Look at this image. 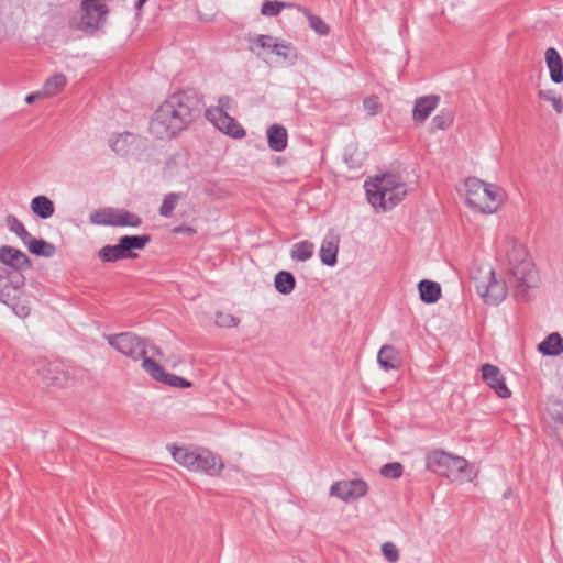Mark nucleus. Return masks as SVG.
Wrapping results in <instances>:
<instances>
[{
    "mask_svg": "<svg viewBox=\"0 0 563 563\" xmlns=\"http://www.w3.org/2000/svg\"><path fill=\"white\" fill-rule=\"evenodd\" d=\"M202 101L192 90L170 95L154 112L150 132L157 139H170L184 131L202 110Z\"/></svg>",
    "mask_w": 563,
    "mask_h": 563,
    "instance_id": "1",
    "label": "nucleus"
},
{
    "mask_svg": "<svg viewBox=\"0 0 563 563\" xmlns=\"http://www.w3.org/2000/svg\"><path fill=\"white\" fill-rule=\"evenodd\" d=\"M108 343L123 355L133 361L142 360V368L156 382L175 388H189L191 383L180 376L166 372L152 356H162V351L155 344L131 333L122 332L107 335Z\"/></svg>",
    "mask_w": 563,
    "mask_h": 563,
    "instance_id": "2",
    "label": "nucleus"
},
{
    "mask_svg": "<svg viewBox=\"0 0 563 563\" xmlns=\"http://www.w3.org/2000/svg\"><path fill=\"white\" fill-rule=\"evenodd\" d=\"M508 263V284L514 296L527 299L528 291L538 285V274L526 247L517 240L509 242L506 250Z\"/></svg>",
    "mask_w": 563,
    "mask_h": 563,
    "instance_id": "3",
    "label": "nucleus"
},
{
    "mask_svg": "<svg viewBox=\"0 0 563 563\" xmlns=\"http://www.w3.org/2000/svg\"><path fill=\"white\" fill-rule=\"evenodd\" d=\"M368 202L380 212L396 207L406 196L407 188L400 177L395 174H384L365 181Z\"/></svg>",
    "mask_w": 563,
    "mask_h": 563,
    "instance_id": "4",
    "label": "nucleus"
},
{
    "mask_svg": "<svg viewBox=\"0 0 563 563\" xmlns=\"http://www.w3.org/2000/svg\"><path fill=\"white\" fill-rule=\"evenodd\" d=\"M174 461L191 472L217 476L224 467L222 459L207 449H190L187 446L168 448Z\"/></svg>",
    "mask_w": 563,
    "mask_h": 563,
    "instance_id": "5",
    "label": "nucleus"
},
{
    "mask_svg": "<svg viewBox=\"0 0 563 563\" xmlns=\"http://www.w3.org/2000/svg\"><path fill=\"white\" fill-rule=\"evenodd\" d=\"M463 190L465 203L484 213H494L504 201V191L498 186L476 177L466 178Z\"/></svg>",
    "mask_w": 563,
    "mask_h": 563,
    "instance_id": "6",
    "label": "nucleus"
},
{
    "mask_svg": "<svg viewBox=\"0 0 563 563\" xmlns=\"http://www.w3.org/2000/svg\"><path fill=\"white\" fill-rule=\"evenodd\" d=\"M427 468L455 482L465 478L468 462L464 457L454 456L444 451L437 450L427 455Z\"/></svg>",
    "mask_w": 563,
    "mask_h": 563,
    "instance_id": "7",
    "label": "nucleus"
},
{
    "mask_svg": "<svg viewBox=\"0 0 563 563\" xmlns=\"http://www.w3.org/2000/svg\"><path fill=\"white\" fill-rule=\"evenodd\" d=\"M233 103L231 97L222 96L217 106L206 110V117L219 131L234 139H242L245 135L244 129L229 114Z\"/></svg>",
    "mask_w": 563,
    "mask_h": 563,
    "instance_id": "8",
    "label": "nucleus"
},
{
    "mask_svg": "<svg viewBox=\"0 0 563 563\" xmlns=\"http://www.w3.org/2000/svg\"><path fill=\"white\" fill-rule=\"evenodd\" d=\"M110 2L111 0H82L80 18L75 23V27L87 33L98 31L107 22Z\"/></svg>",
    "mask_w": 563,
    "mask_h": 563,
    "instance_id": "9",
    "label": "nucleus"
},
{
    "mask_svg": "<svg viewBox=\"0 0 563 563\" xmlns=\"http://www.w3.org/2000/svg\"><path fill=\"white\" fill-rule=\"evenodd\" d=\"M477 294L484 298L485 302L497 305L506 298L507 286L498 282L495 271L492 266H485L478 275H473Z\"/></svg>",
    "mask_w": 563,
    "mask_h": 563,
    "instance_id": "10",
    "label": "nucleus"
},
{
    "mask_svg": "<svg viewBox=\"0 0 563 563\" xmlns=\"http://www.w3.org/2000/svg\"><path fill=\"white\" fill-rule=\"evenodd\" d=\"M151 236L144 235H124L120 238L117 245H106L98 252L102 262L110 263L118 260L133 257L132 250H142L150 242Z\"/></svg>",
    "mask_w": 563,
    "mask_h": 563,
    "instance_id": "11",
    "label": "nucleus"
},
{
    "mask_svg": "<svg viewBox=\"0 0 563 563\" xmlns=\"http://www.w3.org/2000/svg\"><path fill=\"white\" fill-rule=\"evenodd\" d=\"M89 220L97 225L112 227H132L137 228L142 224V219L124 209L100 208L90 213Z\"/></svg>",
    "mask_w": 563,
    "mask_h": 563,
    "instance_id": "12",
    "label": "nucleus"
},
{
    "mask_svg": "<svg viewBox=\"0 0 563 563\" xmlns=\"http://www.w3.org/2000/svg\"><path fill=\"white\" fill-rule=\"evenodd\" d=\"M24 280L21 272L0 266V301L9 305L19 299Z\"/></svg>",
    "mask_w": 563,
    "mask_h": 563,
    "instance_id": "13",
    "label": "nucleus"
},
{
    "mask_svg": "<svg viewBox=\"0 0 563 563\" xmlns=\"http://www.w3.org/2000/svg\"><path fill=\"white\" fill-rule=\"evenodd\" d=\"M367 490V483L357 478L334 482L330 487L329 494L344 503H350L364 497Z\"/></svg>",
    "mask_w": 563,
    "mask_h": 563,
    "instance_id": "14",
    "label": "nucleus"
},
{
    "mask_svg": "<svg viewBox=\"0 0 563 563\" xmlns=\"http://www.w3.org/2000/svg\"><path fill=\"white\" fill-rule=\"evenodd\" d=\"M109 147L119 156L135 154L141 146V137L132 132L114 133L108 140Z\"/></svg>",
    "mask_w": 563,
    "mask_h": 563,
    "instance_id": "15",
    "label": "nucleus"
},
{
    "mask_svg": "<svg viewBox=\"0 0 563 563\" xmlns=\"http://www.w3.org/2000/svg\"><path fill=\"white\" fill-rule=\"evenodd\" d=\"M482 377L484 382L495 390L500 398L510 397L511 393L506 386L505 378L500 369L492 364H484L482 366Z\"/></svg>",
    "mask_w": 563,
    "mask_h": 563,
    "instance_id": "16",
    "label": "nucleus"
},
{
    "mask_svg": "<svg viewBox=\"0 0 563 563\" xmlns=\"http://www.w3.org/2000/svg\"><path fill=\"white\" fill-rule=\"evenodd\" d=\"M340 236L334 231H329L320 246V260L327 266H334L338 262Z\"/></svg>",
    "mask_w": 563,
    "mask_h": 563,
    "instance_id": "17",
    "label": "nucleus"
},
{
    "mask_svg": "<svg viewBox=\"0 0 563 563\" xmlns=\"http://www.w3.org/2000/svg\"><path fill=\"white\" fill-rule=\"evenodd\" d=\"M0 262H2L10 269L21 272L22 268L30 265L27 256L18 249L12 246L0 247Z\"/></svg>",
    "mask_w": 563,
    "mask_h": 563,
    "instance_id": "18",
    "label": "nucleus"
},
{
    "mask_svg": "<svg viewBox=\"0 0 563 563\" xmlns=\"http://www.w3.org/2000/svg\"><path fill=\"white\" fill-rule=\"evenodd\" d=\"M440 98L434 95L420 97L415 101L413 106V120L417 122H423L431 112L438 107Z\"/></svg>",
    "mask_w": 563,
    "mask_h": 563,
    "instance_id": "19",
    "label": "nucleus"
},
{
    "mask_svg": "<svg viewBox=\"0 0 563 563\" xmlns=\"http://www.w3.org/2000/svg\"><path fill=\"white\" fill-rule=\"evenodd\" d=\"M268 147L274 152H282L287 147L288 133L285 126L273 124L267 129Z\"/></svg>",
    "mask_w": 563,
    "mask_h": 563,
    "instance_id": "20",
    "label": "nucleus"
},
{
    "mask_svg": "<svg viewBox=\"0 0 563 563\" xmlns=\"http://www.w3.org/2000/svg\"><path fill=\"white\" fill-rule=\"evenodd\" d=\"M545 63L550 71V77L553 82L560 84L563 81V63L559 52L550 47L545 51Z\"/></svg>",
    "mask_w": 563,
    "mask_h": 563,
    "instance_id": "21",
    "label": "nucleus"
},
{
    "mask_svg": "<svg viewBox=\"0 0 563 563\" xmlns=\"http://www.w3.org/2000/svg\"><path fill=\"white\" fill-rule=\"evenodd\" d=\"M377 362L385 371L396 369L400 366L399 352L391 345H383L378 351Z\"/></svg>",
    "mask_w": 563,
    "mask_h": 563,
    "instance_id": "22",
    "label": "nucleus"
},
{
    "mask_svg": "<svg viewBox=\"0 0 563 563\" xmlns=\"http://www.w3.org/2000/svg\"><path fill=\"white\" fill-rule=\"evenodd\" d=\"M538 351L548 356H558L563 353V339L558 332L549 334L538 345Z\"/></svg>",
    "mask_w": 563,
    "mask_h": 563,
    "instance_id": "23",
    "label": "nucleus"
},
{
    "mask_svg": "<svg viewBox=\"0 0 563 563\" xmlns=\"http://www.w3.org/2000/svg\"><path fill=\"white\" fill-rule=\"evenodd\" d=\"M31 210L41 219H48L55 212L54 202L46 196H36L31 200Z\"/></svg>",
    "mask_w": 563,
    "mask_h": 563,
    "instance_id": "24",
    "label": "nucleus"
},
{
    "mask_svg": "<svg viewBox=\"0 0 563 563\" xmlns=\"http://www.w3.org/2000/svg\"><path fill=\"white\" fill-rule=\"evenodd\" d=\"M420 299L427 303L437 302L441 297V287L431 280H421L418 285Z\"/></svg>",
    "mask_w": 563,
    "mask_h": 563,
    "instance_id": "25",
    "label": "nucleus"
},
{
    "mask_svg": "<svg viewBox=\"0 0 563 563\" xmlns=\"http://www.w3.org/2000/svg\"><path fill=\"white\" fill-rule=\"evenodd\" d=\"M67 84L66 76L63 74H55L51 76L42 87V95L46 98L58 95Z\"/></svg>",
    "mask_w": 563,
    "mask_h": 563,
    "instance_id": "26",
    "label": "nucleus"
},
{
    "mask_svg": "<svg viewBox=\"0 0 563 563\" xmlns=\"http://www.w3.org/2000/svg\"><path fill=\"white\" fill-rule=\"evenodd\" d=\"M274 285L279 294L289 295L295 289L296 279L291 273L280 271L275 275Z\"/></svg>",
    "mask_w": 563,
    "mask_h": 563,
    "instance_id": "27",
    "label": "nucleus"
},
{
    "mask_svg": "<svg viewBox=\"0 0 563 563\" xmlns=\"http://www.w3.org/2000/svg\"><path fill=\"white\" fill-rule=\"evenodd\" d=\"M314 252V245L310 241H300L295 243L290 250V257L296 262H306L310 260Z\"/></svg>",
    "mask_w": 563,
    "mask_h": 563,
    "instance_id": "28",
    "label": "nucleus"
},
{
    "mask_svg": "<svg viewBox=\"0 0 563 563\" xmlns=\"http://www.w3.org/2000/svg\"><path fill=\"white\" fill-rule=\"evenodd\" d=\"M43 379L48 385L62 386L67 380L65 371L58 364H49L43 373Z\"/></svg>",
    "mask_w": 563,
    "mask_h": 563,
    "instance_id": "29",
    "label": "nucleus"
},
{
    "mask_svg": "<svg viewBox=\"0 0 563 563\" xmlns=\"http://www.w3.org/2000/svg\"><path fill=\"white\" fill-rule=\"evenodd\" d=\"M32 254L51 257L55 254L56 247L42 239H33L27 246Z\"/></svg>",
    "mask_w": 563,
    "mask_h": 563,
    "instance_id": "30",
    "label": "nucleus"
},
{
    "mask_svg": "<svg viewBox=\"0 0 563 563\" xmlns=\"http://www.w3.org/2000/svg\"><path fill=\"white\" fill-rule=\"evenodd\" d=\"M273 53L288 65H294L298 58L297 49L289 43H277Z\"/></svg>",
    "mask_w": 563,
    "mask_h": 563,
    "instance_id": "31",
    "label": "nucleus"
},
{
    "mask_svg": "<svg viewBox=\"0 0 563 563\" xmlns=\"http://www.w3.org/2000/svg\"><path fill=\"white\" fill-rule=\"evenodd\" d=\"M295 4L291 2L267 0L262 3L261 14L264 16H276L283 9L294 8Z\"/></svg>",
    "mask_w": 563,
    "mask_h": 563,
    "instance_id": "32",
    "label": "nucleus"
},
{
    "mask_svg": "<svg viewBox=\"0 0 563 563\" xmlns=\"http://www.w3.org/2000/svg\"><path fill=\"white\" fill-rule=\"evenodd\" d=\"M183 198V194L180 192H169L167 194L163 202L159 207V214L165 218H169L173 214L177 203Z\"/></svg>",
    "mask_w": 563,
    "mask_h": 563,
    "instance_id": "33",
    "label": "nucleus"
},
{
    "mask_svg": "<svg viewBox=\"0 0 563 563\" xmlns=\"http://www.w3.org/2000/svg\"><path fill=\"white\" fill-rule=\"evenodd\" d=\"M251 42L254 44V46H251V51L256 55L261 54L260 49H268L273 53L274 46L277 44L274 37L263 34L256 35Z\"/></svg>",
    "mask_w": 563,
    "mask_h": 563,
    "instance_id": "34",
    "label": "nucleus"
},
{
    "mask_svg": "<svg viewBox=\"0 0 563 563\" xmlns=\"http://www.w3.org/2000/svg\"><path fill=\"white\" fill-rule=\"evenodd\" d=\"M551 416L555 421V431L563 445V402H556L550 409Z\"/></svg>",
    "mask_w": 563,
    "mask_h": 563,
    "instance_id": "35",
    "label": "nucleus"
},
{
    "mask_svg": "<svg viewBox=\"0 0 563 563\" xmlns=\"http://www.w3.org/2000/svg\"><path fill=\"white\" fill-rule=\"evenodd\" d=\"M305 12L308 16L310 27L317 34H319V35H328L329 34L330 27L320 16L313 15V14L307 12L306 10H305Z\"/></svg>",
    "mask_w": 563,
    "mask_h": 563,
    "instance_id": "36",
    "label": "nucleus"
},
{
    "mask_svg": "<svg viewBox=\"0 0 563 563\" xmlns=\"http://www.w3.org/2000/svg\"><path fill=\"white\" fill-rule=\"evenodd\" d=\"M453 122V118L450 113H443L435 115L431 121V130L439 131L448 129Z\"/></svg>",
    "mask_w": 563,
    "mask_h": 563,
    "instance_id": "37",
    "label": "nucleus"
},
{
    "mask_svg": "<svg viewBox=\"0 0 563 563\" xmlns=\"http://www.w3.org/2000/svg\"><path fill=\"white\" fill-rule=\"evenodd\" d=\"M404 467L400 463H387L382 466L380 474L386 478H399L402 475Z\"/></svg>",
    "mask_w": 563,
    "mask_h": 563,
    "instance_id": "38",
    "label": "nucleus"
},
{
    "mask_svg": "<svg viewBox=\"0 0 563 563\" xmlns=\"http://www.w3.org/2000/svg\"><path fill=\"white\" fill-rule=\"evenodd\" d=\"M216 323L220 328H233L239 324V319L229 313L218 312Z\"/></svg>",
    "mask_w": 563,
    "mask_h": 563,
    "instance_id": "39",
    "label": "nucleus"
},
{
    "mask_svg": "<svg viewBox=\"0 0 563 563\" xmlns=\"http://www.w3.org/2000/svg\"><path fill=\"white\" fill-rule=\"evenodd\" d=\"M382 552L385 559L390 563H395L399 560L398 549L393 542H385L382 545Z\"/></svg>",
    "mask_w": 563,
    "mask_h": 563,
    "instance_id": "40",
    "label": "nucleus"
},
{
    "mask_svg": "<svg viewBox=\"0 0 563 563\" xmlns=\"http://www.w3.org/2000/svg\"><path fill=\"white\" fill-rule=\"evenodd\" d=\"M363 107L369 115H376L380 111L378 97L369 96L363 100Z\"/></svg>",
    "mask_w": 563,
    "mask_h": 563,
    "instance_id": "41",
    "label": "nucleus"
},
{
    "mask_svg": "<svg viewBox=\"0 0 563 563\" xmlns=\"http://www.w3.org/2000/svg\"><path fill=\"white\" fill-rule=\"evenodd\" d=\"M8 306L12 308L14 313L19 316L20 318H25L30 314L31 308L27 303L24 301H21V295L19 296V299L11 301Z\"/></svg>",
    "mask_w": 563,
    "mask_h": 563,
    "instance_id": "42",
    "label": "nucleus"
},
{
    "mask_svg": "<svg viewBox=\"0 0 563 563\" xmlns=\"http://www.w3.org/2000/svg\"><path fill=\"white\" fill-rule=\"evenodd\" d=\"M540 97L550 101L553 109L558 112V113H562L563 112V102L560 98L555 97L554 95H552V92L550 91H540Z\"/></svg>",
    "mask_w": 563,
    "mask_h": 563,
    "instance_id": "43",
    "label": "nucleus"
},
{
    "mask_svg": "<svg viewBox=\"0 0 563 563\" xmlns=\"http://www.w3.org/2000/svg\"><path fill=\"white\" fill-rule=\"evenodd\" d=\"M5 223L9 230L15 234L24 228V224L13 214L7 216Z\"/></svg>",
    "mask_w": 563,
    "mask_h": 563,
    "instance_id": "44",
    "label": "nucleus"
},
{
    "mask_svg": "<svg viewBox=\"0 0 563 563\" xmlns=\"http://www.w3.org/2000/svg\"><path fill=\"white\" fill-rule=\"evenodd\" d=\"M21 241L29 246L31 241L34 239L31 233L25 229V227L16 234Z\"/></svg>",
    "mask_w": 563,
    "mask_h": 563,
    "instance_id": "45",
    "label": "nucleus"
},
{
    "mask_svg": "<svg viewBox=\"0 0 563 563\" xmlns=\"http://www.w3.org/2000/svg\"><path fill=\"white\" fill-rule=\"evenodd\" d=\"M42 98H46L44 95H42V89L40 91H36V92H33V93H30L26 96L25 98V101L31 104L33 103L36 99H42Z\"/></svg>",
    "mask_w": 563,
    "mask_h": 563,
    "instance_id": "46",
    "label": "nucleus"
},
{
    "mask_svg": "<svg viewBox=\"0 0 563 563\" xmlns=\"http://www.w3.org/2000/svg\"><path fill=\"white\" fill-rule=\"evenodd\" d=\"M147 0H139L136 3H135V9L136 10H141L144 5V3L146 2Z\"/></svg>",
    "mask_w": 563,
    "mask_h": 563,
    "instance_id": "47",
    "label": "nucleus"
}]
</instances>
